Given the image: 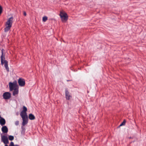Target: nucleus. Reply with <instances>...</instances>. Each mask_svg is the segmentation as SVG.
<instances>
[{
  "instance_id": "nucleus-2",
  "label": "nucleus",
  "mask_w": 146,
  "mask_h": 146,
  "mask_svg": "<svg viewBox=\"0 0 146 146\" xmlns=\"http://www.w3.org/2000/svg\"><path fill=\"white\" fill-rule=\"evenodd\" d=\"M13 20V17H11L8 19L5 25L6 27L4 29L5 32H8L10 29L12 25Z\"/></svg>"
},
{
  "instance_id": "nucleus-23",
  "label": "nucleus",
  "mask_w": 146,
  "mask_h": 146,
  "mask_svg": "<svg viewBox=\"0 0 146 146\" xmlns=\"http://www.w3.org/2000/svg\"><path fill=\"white\" fill-rule=\"evenodd\" d=\"M14 146H19L18 145H14Z\"/></svg>"
},
{
  "instance_id": "nucleus-12",
  "label": "nucleus",
  "mask_w": 146,
  "mask_h": 146,
  "mask_svg": "<svg viewBox=\"0 0 146 146\" xmlns=\"http://www.w3.org/2000/svg\"><path fill=\"white\" fill-rule=\"evenodd\" d=\"M5 120L4 119L1 118L0 119V124L1 125H4L5 123Z\"/></svg>"
},
{
  "instance_id": "nucleus-3",
  "label": "nucleus",
  "mask_w": 146,
  "mask_h": 146,
  "mask_svg": "<svg viewBox=\"0 0 146 146\" xmlns=\"http://www.w3.org/2000/svg\"><path fill=\"white\" fill-rule=\"evenodd\" d=\"M3 49H2L1 50L2 55L1 56V64L2 65L4 64V66L7 72H9V69L8 66V62L7 60H5V55H3Z\"/></svg>"
},
{
  "instance_id": "nucleus-21",
  "label": "nucleus",
  "mask_w": 146,
  "mask_h": 146,
  "mask_svg": "<svg viewBox=\"0 0 146 146\" xmlns=\"http://www.w3.org/2000/svg\"><path fill=\"white\" fill-rule=\"evenodd\" d=\"M18 92H13V95H15L16 94H17Z\"/></svg>"
},
{
  "instance_id": "nucleus-6",
  "label": "nucleus",
  "mask_w": 146,
  "mask_h": 146,
  "mask_svg": "<svg viewBox=\"0 0 146 146\" xmlns=\"http://www.w3.org/2000/svg\"><path fill=\"white\" fill-rule=\"evenodd\" d=\"M23 120L22 125L24 126L28 123V116H21Z\"/></svg>"
},
{
  "instance_id": "nucleus-5",
  "label": "nucleus",
  "mask_w": 146,
  "mask_h": 146,
  "mask_svg": "<svg viewBox=\"0 0 146 146\" xmlns=\"http://www.w3.org/2000/svg\"><path fill=\"white\" fill-rule=\"evenodd\" d=\"M18 82L19 86L23 87L25 85V81L24 79L19 78L18 80Z\"/></svg>"
},
{
  "instance_id": "nucleus-4",
  "label": "nucleus",
  "mask_w": 146,
  "mask_h": 146,
  "mask_svg": "<svg viewBox=\"0 0 146 146\" xmlns=\"http://www.w3.org/2000/svg\"><path fill=\"white\" fill-rule=\"evenodd\" d=\"M60 16L62 22H65L68 19L67 14L64 12L61 11L60 14Z\"/></svg>"
},
{
  "instance_id": "nucleus-17",
  "label": "nucleus",
  "mask_w": 146,
  "mask_h": 146,
  "mask_svg": "<svg viewBox=\"0 0 146 146\" xmlns=\"http://www.w3.org/2000/svg\"><path fill=\"white\" fill-rule=\"evenodd\" d=\"M5 146H8L7 145H5ZM9 146H14V143L13 142H11Z\"/></svg>"
},
{
  "instance_id": "nucleus-8",
  "label": "nucleus",
  "mask_w": 146,
  "mask_h": 146,
  "mask_svg": "<svg viewBox=\"0 0 146 146\" xmlns=\"http://www.w3.org/2000/svg\"><path fill=\"white\" fill-rule=\"evenodd\" d=\"M27 110V108L25 106L23 107V110L21 112V116H27V114L26 111Z\"/></svg>"
},
{
  "instance_id": "nucleus-11",
  "label": "nucleus",
  "mask_w": 146,
  "mask_h": 146,
  "mask_svg": "<svg viewBox=\"0 0 146 146\" xmlns=\"http://www.w3.org/2000/svg\"><path fill=\"white\" fill-rule=\"evenodd\" d=\"M1 130L3 133H7L8 131V129L6 126L3 127L1 128Z\"/></svg>"
},
{
  "instance_id": "nucleus-18",
  "label": "nucleus",
  "mask_w": 146,
  "mask_h": 146,
  "mask_svg": "<svg viewBox=\"0 0 146 146\" xmlns=\"http://www.w3.org/2000/svg\"><path fill=\"white\" fill-rule=\"evenodd\" d=\"M21 129H22V132H24L25 131V128L23 126H22Z\"/></svg>"
},
{
  "instance_id": "nucleus-24",
  "label": "nucleus",
  "mask_w": 146,
  "mask_h": 146,
  "mask_svg": "<svg viewBox=\"0 0 146 146\" xmlns=\"http://www.w3.org/2000/svg\"><path fill=\"white\" fill-rule=\"evenodd\" d=\"M2 118V117H1V115H0V118Z\"/></svg>"
},
{
  "instance_id": "nucleus-14",
  "label": "nucleus",
  "mask_w": 146,
  "mask_h": 146,
  "mask_svg": "<svg viewBox=\"0 0 146 146\" xmlns=\"http://www.w3.org/2000/svg\"><path fill=\"white\" fill-rule=\"evenodd\" d=\"M14 137L13 136L9 135V139L10 140L12 141L14 139Z\"/></svg>"
},
{
  "instance_id": "nucleus-1",
  "label": "nucleus",
  "mask_w": 146,
  "mask_h": 146,
  "mask_svg": "<svg viewBox=\"0 0 146 146\" xmlns=\"http://www.w3.org/2000/svg\"><path fill=\"white\" fill-rule=\"evenodd\" d=\"M9 85L10 91L14 90V91H18L19 86L16 81H15L13 82H9Z\"/></svg>"
},
{
  "instance_id": "nucleus-10",
  "label": "nucleus",
  "mask_w": 146,
  "mask_h": 146,
  "mask_svg": "<svg viewBox=\"0 0 146 146\" xmlns=\"http://www.w3.org/2000/svg\"><path fill=\"white\" fill-rule=\"evenodd\" d=\"M65 96L66 99L68 100L72 98V96L69 92H66Z\"/></svg>"
},
{
  "instance_id": "nucleus-22",
  "label": "nucleus",
  "mask_w": 146,
  "mask_h": 146,
  "mask_svg": "<svg viewBox=\"0 0 146 146\" xmlns=\"http://www.w3.org/2000/svg\"><path fill=\"white\" fill-rule=\"evenodd\" d=\"M23 14L25 16L26 15V13L24 11L23 12Z\"/></svg>"
},
{
  "instance_id": "nucleus-9",
  "label": "nucleus",
  "mask_w": 146,
  "mask_h": 146,
  "mask_svg": "<svg viewBox=\"0 0 146 146\" xmlns=\"http://www.w3.org/2000/svg\"><path fill=\"white\" fill-rule=\"evenodd\" d=\"M11 96V94L8 92H6L3 94V98L5 99H9Z\"/></svg>"
},
{
  "instance_id": "nucleus-15",
  "label": "nucleus",
  "mask_w": 146,
  "mask_h": 146,
  "mask_svg": "<svg viewBox=\"0 0 146 146\" xmlns=\"http://www.w3.org/2000/svg\"><path fill=\"white\" fill-rule=\"evenodd\" d=\"M126 122V120H124L123 121L120 125L119 126L125 125Z\"/></svg>"
},
{
  "instance_id": "nucleus-16",
  "label": "nucleus",
  "mask_w": 146,
  "mask_h": 146,
  "mask_svg": "<svg viewBox=\"0 0 146 146\" xmlns=\"http://www.w3.org/2000/svg\"><path fill=\"white\" fill-rule=\"evenodd\" d=\"M47 20V17L46 16L43 17L42 18V21L43 22H45Z\"/></svg>"
},
{
  "instance_id": "nucleus-13",
  "label": "nucleus",
  "mask_w": 146,
  "mask_h": 146,
  "mask_svg": "<svg viewBox=\"0 0 146 146\" xmlns=\"http://www.w3.org/2000/svg\"><path fill=\"white\" fill-rule=\"evenodd\" d=\"M29 118L31 120H34L35 119V117L32 114H30L29 115Z\"/></svg>"
},
{
  "instance_id": "nucleus-7",
  "label": "nucleus",
  "mask_w": 146,
  "mask_h": 146,
  "mask_svg": "<svg viewBox=\"0 0 146 146\" xmlns=\"http://www.w3.org/2000/svg\"><path fill=\"white\" fill-rule=\"evenodd\" d=\"M1 140L3 143L5 145L9 143V142L8 140V139L7 137L3 135L1 136Z\"/></svg>"
},
{
  "instance_id": "nucleus-19",
  "label": "nucleus",
  "mask_w": 146,
  "mask_h": 146,
  "mask_svg": "<svg viewBox=\"0 0 146 146\" xmlns=\"http://www.w3.org/2000/svg\"><path fill=\"white\" fill-rule=\"evenodd\" d=\"M19 122L18 121H17L15 122V124L16 125H19Z\"/></svg>"
},
{
  "instance_id": "nucleus-20",
  "label": "nucleus",
  "mask_w": 146,
  "mask_h": 146,
  "mask_svg": "<svg viewBox=\"0 0 146 146\" xmlns=\"http://www.w3.org/2000/svg\"><path fill=\"white\" fill-rule=\"evenodd\" d=\"M2 8L1 6L0 5V15L2 12Z\"/></svg>"
}]
</instances>
